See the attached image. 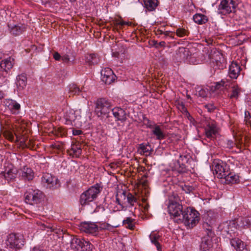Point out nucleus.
<instances>
[{
	"instance_id": "obj_1",
	"label": "nucleus",
	"mask_w": 251,
	"mask_h": 251,
	"mask_svg": "<svg viewBox=\"0 0 251 251\" xmlns=\"http://www.w3.org/2000/svg\"><path fill=\"white\" fill-rule=\"evenodd\" d=\"M198 214L196 210L187 207L183 211L180 217L176 219V222L177 223H184L185 225L193 227L199 221Z\"/></svg>"
},
{
	"instance_id": "obj_2",
	"label": "nucleus",
	"mask_w": 251,
	"mask_h": 251,
	"mask_svg": "<svg viewBox=\"0 0 251 251\" xmlns=\"http://www.w3.org/2000/svg\"><path fill=\"white\" fill-rule=\"evenodd\" d=\"M100 191V187L99 184L91 186L81 194L79 199L80 205L83 207L89 205L96 199Z\"/></svg>"
},
{
	"instance_id": "obj_3",
	"label": "nucleus",
	"mask_w": 251,
	"mask_h": 251,
	"mask_svg": "<svg viewBox=\"0 0 251 251\" xmlns=\"http://www.w3.org/2000/svg\"><path fill=\"white\" fill-rule=\"evenodd\" d=\"M24 198L26 203L34 205L42 202L44 200L45 195L38 189L29 188L25 192Z\"/></svg>"
},
{
	"instance_id": "obj_4",
	"label": "nucleus",
	"mask_w": 251,
	"mask_h": 251,
	"mask_svg": "<svg viewBox=\"0 0 251 251\" xmlns=\"http://www.w3.org/2000/svg\"><path fill=\"white\" fill-rule=\"evenodd\" d=\"M179 200L176 195H173L169 199L168 211L171 216L174 217V221L176 222L177 218L180 217L184 210L182 204L178 202Z\"/></svg>"
},
{
	"instance_id": "obj_5",
	"label": "nucleus",
	"mask_w": 251,
	"mask_h": 251,
	"mask_svg": "<svg viewBox=\"0 0 251 251\" xmlns=\"http://www.w3.org/2000/svg\"><path fill=\"white\" fill-rule=\"evenodd\" d=\"M112 107V103L105 98L99 99L96 102L95 112L98 117L108 114Z\"/></svg>"
},
{
	"instance_id": "obj_6",
	"label": "nucleus",
	"mask_w": 251,
	"mask_h": 251,
	"mask_svg": "<svg viewBox=\"0 0 251 251\" xmlns=\"http://www.w3.org/2000/svg\"><path fill=\"white\" fill-rule=\"evenodd\" d=\"M235 8V2L233 0H222L218 6L217 13L222 15H226L234 12Z\"/></svg>"
},
{
	"instance_id": "obj_7",
	"label": "nucleus",
	"mask_w": 251,
	"mask_h": 251,
	"mask_svg": "<svg viewBox=\"0 0 251 251\" xmlns=\"http://www.w3.org/2000/svg\"><path fill=\"white\" fill-rule=\"evenodd\" d=\"M23 238L16 234L11 233L8 235L6 244L9 248L15 249H21L24 245Z\"/></svg>"
},
{
	"instance_id": "obj_8",
	"label": "nucleus",
	"mask_w": 251,
	"mask_h": 251,
	"mask_svg": "<svg viewBox=\"0 0 251 251\" xmlns=\"http://www.w3.org/2000/svg\"><path fill=\"white\" fill-rule=\"evenodd\" d=\"M213 168L214 169V174L219 178H223L228 171V166L221 160H215L213 162Z\"/></svg>"
},
{
	"instance_id": "obj_9",
	"label": "nucleus",
	"mask_w": 251,
	"mask_h": 251,
	"mask_svg": "<svg viewBox=\"0 0 251 251\" xmlns=\"http://www.w3.org/2000/svg\"><path fill=\"white\" fill-rule=\"evenodd\" d=\"M71 247L73 249L82 251H87L91 250L92 245L89 242L86 241L83 239L74 237L70 243Z\"/></svg>"
},
{
	"instance_id": "obj_10",
	"label": "nucleus",
	"mask_w": 251,
	"mask_h": 251,
	"mask_svg": "<svg viewBox=\"0 0 251 251\" xmlns=\"http://www.w3.org/2000/svg\"><path fill=\"white\" fill-rule=\"evenodd\" d=\"M79 229L81 231L86 233L95 234L98 232L99 227L94 223L85 222L80 224Z\"/></svg>"
},
{
	"instance_id": "obj_11",
	"label": "nucleus",
	"mask_w": 251,
	"mask_h": 251,
	"mask_svg": "<svg viewBox=\"0 0 251 251\" xmlns=\"http://www.w3.org/2000/svg\"><path fill=\"white\" fill-rule=\"evenodd\" d=\"M101 80L105 84H110L116 77L112 70L109 68H105L101 71Z\"/></svg>"
},
{
	"instance_id": "obj_12",
	"label": "nucleus",
	"mask_w": 251,
	"mask_h": 251,
	"mask_svg": "<svg viewBox=\"0 0 251 251\" xmlns=\"http://www.w3.org/2000/svg\"><path fill=\"white\" fill-rule=\"evenodd\" d=\"M57 179L49 174H45L42 177V182L44 184H46L47 186L49 188L55 189L57 188L59 185L57 183Z\"/></svg>"
},
{
	"instance_id": "obj_13",
	"label": "nucleus",
	"mask_w": 251,
	"mask_h": 251,
	"mask_svg": "<svg viewBox=\"0 0 251 251\" xmlns=\"http://www.w3.org/2000/svg\"><path fill=\"white\" fill-rule=\"evenodd\" d=\"M218 133V128L213 122L209 123L205 127L206 137L210 140H214Z\"/></svg>"
},
{
	"instance_id": "obj_14",
	"label": "nucleus",
	"mask_w": 251,
	"mask_h": 251,
	"mask_svg": "<svg viewBox=\"0 0 251 251\" xmlns=\"http://www.w3.org/2000/svg\"><path fill=\"white\" fill-rule=\"evenodd\" d=\"M6 107L10 111L12 114H18L20 112L21 105L16 101L12 100H7L5 102Z\"/></svg>"
},
{
	"instance_id": "obj_15",
	"label": "nucleus",
	"mask_w": 251,
	"mask_h": 251,
	"mask_svg": "<svg viewBox=\"0 0 251 251\" xmlns=\"http://www.w3.org/2000/svg\"><path fill=\"white\" fill-rule=\"evenodd\" d=\"M20 175L25 180L30 181L34 177V173L30 168L25 166L21 169Z\"/></svg>"
},
{
	"instance_id": "obj_16",
	"label": "nucleus",
	"mask_w": 251,
	"mask_h": 251,
	"mask_svg": "<svg viewBox=\"0 0 251 251\" xmlns=\"http://www.w3.org/2000/svg\"><path fill=\"white\" fill-rule=\"evenodd\" d=\"M127 193L125 191L118 192L116 196V201L120 208L123 210L125 207L127 206L126 204V201L127 198Z\"/></svg>"
},
{
	"instance_id": "obj_17",
	"label": "nucleus",
	"mask_w": 251,
	"mask_h": 251,
	"mask_svg": "<svg viewBox=\"0 0 251 251\" xmlns=\"http://www.w3.org/2000/svg\"><path fill=\"white\" fill-rule=\"evenodd\" d=\"M207 53L208 54V58L213 62L214 61H217L219 60L224 61V57L223 55L216 49H212L210 50H207Z\"/></svg>"
},
{
	"instance_id": "obj_18",
	"label": "nucleus",
	"mask_w": 251,
	"mask_h": 251,
	"mask_svg": "<svg viewBox=\"0 0 251 251\" xmlns=\"http://www.w3.org/2000/svg\"><path fill=\"white\" fill-rule=\"evenodd\" d=\"M13 58L9 57L2 60L0 63V72H7L13 66Z\"/></svg>"
},
{
	"instance_id": "obj_19",
	"label": "nucleus",
	"mask_w": 251,
	"mask_h": 251,
	"mask_svg": "<svg viewBox=\"0 0 251 251\" xmlns=\"http://www.w3.org/2000/svg\"><path fill=\"white\" fill-rule=\"evenodd\" d=\"M240 67L235 62H232L229 66L228 75L232 79H236L240 72Z\"/></svg>"
},
{
	"instance_id": "obj_20",
	"label": "nucleus",
	"mask_w": 251,
	"mask_h": 251,
	"mask_svg": "<svg viewBox=\"0 0 251 251\" xmlns=\"http://www.w3.org/2000/svg\"><path fill=\"white\" fill-rule=\"evenodd\" d=\"M114 117L118 121H125L126 120V114L125 110L120 107H115L111 109Z\"/></svg>"
},
{
	"instance_id": "obj_21",
	"label": "nucleus",
	"mask_w": 251,
	"mask_h": 251,
	"mask_svg": "<svg viewBox=\"0 0 251 251\" xmlns=\"http://www.w3.org/2000/svg\"><path fill=\"white\" fill-rule=\"evenodd\" d=\"M230 244L237 251H247L244 243L239 238L231 239Z\"/></svg>"
},
{
	"instance_id": "obj_22",
	"label": "nucleus",
	"mask_w": 251,
	"mask_h": 251,
	"mask_svg": "<svg viewBox=\"0 0 251 251\" xmlns=\"http://www.w3.org/2000/svg\"><path fill=\"white\" fill-rule=\"evenodd\" d=\"M27 83V78L25 74H22L17 76L16 86L18 90L20 91L25 89Z\"/></svg>"
},
{
	"instance_id": "obj_23",
	"label": "nucleus",
	"mask_w": 251,
	"mask_h": 251,
	"mask_svg": "<svg viewBox=\"0 0 251 251\" xmlns=\"http://www.w3.org/2000/svg\"><path fill=\"white\" fill-rule=\"evenodd\" d=\"M9 32L14 35H19L25 31V26L24 25H8Z\"/></svg>"
},
{
	"instance_id": "obj_24",
	"label": "nucleus",
	"mask_w": 251,
	"mask_h": 251,
	"mask_svg": "<svg viewBox=\"0 0 251 251\" xmlns=\"http://www.w3.org/2000/svg\"><path fill=\"white\" fill-rule=\"evenodd\" d=\"M225 176H224L223 178L225 179V182L226 183L234 184L238 183L239 181V176L233 173H229L228 171Z\"/></svg>"
},
{
	"instance_id": "obj_25",
	"label": "nucleus",
	"mask_w": 251,
	"mask_h": 251,
	"mask_svg": "<svg viewBox=\"0 0 251 251\" xmlns=\"http://www.w3.org/2000/svg\"><path fill=\"white\" fill-rule=\"evenodd\" d=\"M211 238L204 237L200 245L201 251H209L212 247Z\"/></svg>"
},
{
	"instance_id": "obj_26",
	"label": "nucleus",
	"mask_w": 251,
	"mask_h": 251,
	"mask_svg": "<svg viewBox=\"0 0 251 251\" xmlns=\"http://www.w3.org/2000/svg\"><path fill=\"white\" fill-rule=\"evenodd\" d=\"M237 226L240 227H248L251 226V216L241 217L237 220Z\"/></svg>"
},
{
	"instance_id": "obj_27",
	"label": "nucleus",
	"mask_w": 251,
	"mask_h": 251,
	"mask_svg": "<svg viewBox=\"0 0 251 251\" xmlns=\"http://www.w3.org/2000/svg\"><path fill=\"white\" fill-rule=\"evenodd\" d=\"M2 176L8 181H12L16 177L17 171L15 169H9L2 173Z\"/></svg>"
},
{
	"instance_id": "obj_28",
	"label": "nucleus",
	"mask_w": 251,
	"mask_h": 251,
	"mask_svg": "<svg viewBox=\"0 0 251 251\" xmlns=\"http://www.w3.org/2000/svg\"><path fill=\"white\" fill-rule=\"evenodd\" d=\"M66 120L65 124L68 125H73V123L76 119V116L74 111L69 110L67 111L64 115Z\"/></svg>"
},
{
	"instance_id": "obj_29",
	"label": "nucleus",
	"mask_w": 251,
	"mask_h": 251,
	"mask_svg": "<svg viewBox=\"0 0 251 251\" xmlns=\"http://www.w3.org/2000/svg\"><path fill=\"white\" fill-rule=\"evenodd\" d=\"M241 88L238 86H233L230 93L228 95V98L231 100H237L241 95Z\"/></svg>"
},
{
	"instance_id": "obj_30",
	"label": "nucleus",
	"mask_w": 251,
	"mask_h": 251,
	"mask_svg": "<svg viewBox=\"0 0 251 251\" xmlns=\"http://www.w3.org/2000/svg\"><path fill=\"white\" fill-rule=\"evenodd\" d=\"M81 147L75 144H72L71 148L68 150V152L70 155L75 157H79L81 154Z\"/></svg>"
},
{
	"instance_id": "obj_31",
	"label": "nucleus",
	"mask_w": 251,
	"mask_h": 251,
	"mask_svg": "<svg viewBox=\"0 0 251 251\" xmlns=\"http://www.w3.org/2000/svg\"><path fill=\"white\" fill-rule=\"evenodd\" d=\"M85 61L89 65H95L99 63V59L96 54L91 53L86 55Z\"/></svg>"
},
{
	"instance_id": "obj_32",
	"label": "nucleus",
	"mask_w": 251,
	"mask_h": 251,
	"mask_svg": "<svg viewBox=\"0 0 251 251\" xmlns=\"http://www.w3.org/2000/svg\"><path fill=\"white\" fill-rule=\"evenodd\" d=\"M144 2L146 8L150 11L155 10L158 3L157 0H144Z\"/></svg>"
},
{
	"instance_id": "obj_33",
	"label": "nucleus",
	"mask_w": 251,
	"mask_h": 251,
	"mask_svg": "<svg viewBox=\"0 0 251 251\" xmlns=\"http://www.w3.org/2000/svg\"><path fill=\"white\" fill-rule=\"evenodd\" d=\"M150 238L151 243L154 244L159 251H161V246L159 243L160 236L157 233L152 232L150 235Z\"/></svg>"
},
{
	"instance_id": "obj_34",
	"label": "nucleus",
	"mask_w": 251,
	"mask_h": 251,
	"mask_svg": "<svg viewBox=\"0 0 251 251\" xmlns=\"http://www.w3.org/2000/svg\"><path fill=\"white\" fill-rule=\"evenodd\" d=\"M176 53L179 56L180 59L185 60L189 55V49L186 48L180 47L177 50Z\"/></svg>"
},
{
	"instance_id": "obj_35",
	"label": "nucleus",
	"mask_w": 251,
	"mask_h": 251,
	"mask_svg": "<svg viewBox=\"0 0 251 251\" xmlns=\"http://www.w3.org/2000/svg\"><path fill=\"white\" fill-rule=\"evenodd\" d=\"M194 21L199 25H202L206 23L208 19L204 15L201 14H196L193 16Z\"/></svg>"
},
{
	"instance_id": "obj_36",
	"label": "nucleus",
	"mask_w": 251,
	"mask_h": 251,
	"mask_svg": "<svg viewBox=\"0 0 251 251\" xmlns=\"http://www.w3.org/2000/svg\"><path fill=\"white\" fill-rule=\"evenodd\" d=\"M152 132L153 134L156 136L157 140H161L165 138V134L161 130L159 126L154 125Z\"/></svg>"
},
{
	"instance_id": "obj_37",
	"label": "nucleus",
	"mask_w": 251,
	"mask_h": 251,
	"mask_svg": "<svg viewBox=\"0 0 251 251\" xmlns=\"http://www.w3.org/2000/svg\"><path fill=\"white\" fill-rule=\"evenodd\" d=\"M151 151V146L149 144H141L140 145L139 151L141 154H143L146 156L149 155Z\"/></svg>"
},
{
	"instance_id": "obj_38",
	"label": "nucleus",
	"mask_w": 251,
	"mask_h": 251,
	"mask_svg": "<svg viewBox=\"0 0 251 251\" xmlns=\"http://www.w3.org/2000/svg\"><path fill=\"white\" fill-rule=\"evenodd\" d=\"M68 89L69 97H71L72 96L75 95H78V94L80 92L79 88L75 84H70L68 86Z\"/></svg>"
},
{
	"instance_id": "obj_39",
	"label": "nucleus",
	"mask_w": 251,
	"mask_h": 251,
	"mask_svg": "<svg viewBox=\"0 0 251 251\" xmlns=\"http://www.w3.org/2000/svg\"><path fill=\"white\" fill-rule=\"evenodd\" d=\"M174 164V170L179 173H184L186 172L185 165L183 162H181V160H177Z\"/></svg>"
},
{
	"instance_id": "obj_40",
	"label": "nucleus",
	"mask_w": 251,
	"mask_h": 251,
	"mask_svg": "<svg viewBox=\"0 0 251 251\" xmlns=\"http://www.w3.org/2000/svg\"><path fill=\"white\" fill-rule=\"evenodd\" d=\"M202 226L208 237L212 238L213 237L214 233L213 231V227L211 225L207 222H204Z\"/></svg>"
},
{
	"instance_id": "obj_41",
	"label": "nucleus",
	"mask_w": 251,
	"mask_h": 251,
	"mask_svg": "<svg viewBox=\"0 0 251 251\" xmlns=\"http://www.w3.org/2000/svg\"><path fill=\"white\" fill-rule=\"evenodd\" d=\"M133 219L130 217H127L123 222V225H125L126 227L130 229H133L135 227L134 224L133 223Z\"/></svg>"
},
{
	"instance_id": "obj_42",
	"label": "nucleus",
	"mask_w": 251,
	"mask_h": 251,
	"mask_svg": "<svg viewBox=\"0 0 251 251\" xmlns=\"http://www.w3.org/2000/svg\"><path fill=\"white\" fill-rule=\"evenodd\" d=\"M227 80L222 79L221 81L216 82L215 86V90H221L224 88H226L228 86Z\"/></svg>"
},
{
	"instance_id": "obj_43",
	"label": "nucleus",
	"mask_w": 251,
	"mask_h": 251,
	"mask_svg": "<svg viewBox=\"0 0 251 251\" xmlns=\"http://www.w3.org/2000/svg\"><path fill=\"white\" fill-rule=\"evenodd\" d=\"M137 202V199L132 194L129 193L127 194L126 203H127L130 206H133L134 203Z\"/></svg>"
},
{
	"instance_id": "obj_44",
	"label": "nucleus",
	"mask_w": 251,
	"mask_h": 251,
	"mask_svg": "<svg viewBox=\"0 0 251 251\" xmlns=\"http://www.w3.org/2000/svg\"><path fill=\"white\" fill-rule=\"evenodd\" d=\"M176 34L179 37H184L188 36L189 32L182 28H178L176 30Z\"/></svg>"
},
{
	"instance_id": "obj_45",
	"label": "nucleus",
	"mask_w": 251,
	"mask_h": 251,
	"mask_svg": "<svg viewBox=\"0 0 251 251\" xmlns=\"http://www.w3.org/2000/svg\"><path fill=\"white\" fill-rule=\"evenodd\" d=\"M16 142H19V141H20L21 146H23L24 147H26V148H30V142H31L30 140H29L28 142H26V141H25L24 139L21 140L22 138L19 137L16 134Z\"/></svg>"
},
{
	"instance_id": "obj_46",
	"label": "nucleus",
	"mask_w": 251,
	"mask_h": 251,
	"mask_svg": "<svg viewBox=\"0 0 251 251\" xmlns=\"http://www.w3.org/2000/svg\"><path fill=\"white\" fill-rule=\"evenodd\" d=\"M99 229H100V230L106 229L109 231H112L114 228L113 226H112L107 223H103V224H101V226H99Z\"/></svg>"
},
{
	"instance_id": "obj_47",
	"label": "nucleus",
	"mask_w": 251,
	"mask_h": 251,
	"mask_svg": "<svg viewBox=\"0 0 251 251\" xmlns=\"http://www.w3.org/2000/svg\"><path fill=\"white\" fill-rule=\"evenodd\" d=\"M245 119L246 123L247 125L251 126V116L250 113L248 111H245Z\"/></svg>"
},
{
	"instance_id": "obj_48",
	"label": "nucleus",
	"mask_w": 251,
	"mask_h": 251,
	"mask_svg": "<svg viewBox=\"0 0 251 251\" xmlns=\"http://www.w3.org/2000/svg\"><path fill=\"white\" fill-rule=\"evenodd\" d=\"M204 108L209 112H213L215 109L216 106L212 103H208L204 106Z\"/></svg>"
},
{
	"instance_id": "obj_49",
	"label": "nucleus",
	"mask_w": 251,
	"mask_h": 251,
	"mask_svg": "<svg viewBox=\"0 0 251 251\" xmlns=\"http://www.w3.org/2000/svg\"><path fill=\"white\" fill-rule=\"evenodd\" d=\"M214 62L215 63V67L216 69H218L220 70L223 69L224 68V61L219 60L217 61H214Z\"/></svg>"
},
{
	"instance_id": "obj_50",
	"label": "nucleus",
	"mask_w": 251,
	"mask_h": 251,
	"mask_svg": "<svg viewBox=\"0 0 251 251\" xmlns=\"http://www.w3.org/2000/svg\"><path fill=\"white\" fill-rule=\"evenodd\" d=\"M55 0H42V2L46 6H51L55 3Z\"/></svg>"
},
{
	"instance_id": "obj_51",
	"label": "nucleus",
	"mask_w": 251,
	"mask_h": 251,
	"mask_svg": "<svg viewBox=\"0 0 251 251\" xmlns=\"http://www.w3.org/2000/svg\"><path fill=\"white\" fill-rule=\"evenodd\" d=\"M182 189L187 193H189L194 190V188L191 186L184 185V187H182Z\"/></svg>"
},
{
	"instance_id": "obj_52",
	"label": "nucleus",
	"mask_w": 251,
	"mask_h": 251,
	"mask_svg": "<svg viewBox=\"0 0 251 251\" xmlns=\"http://www.w3.org/2000/svg\"><path fill=\"white\" fill-rule=\"evenodd\" d=\"M9 82V80L5 76H0V85H4Z\"/></svg>"
},
{
	"instance_id": "obj_53",
	"label": "nucleus",
	"mask_w": 251,
	"mask_h": 251,
	"mask_svg": "<svg viewBox=\"0 0 251 251\" xmlns=\"http://www.w3.org/2000/svg\"><path fill=\"white\" fill-rule=\"evenodd\" d=\"M144 121L147 125L148 127L152 128H153L154 127V125H153L151 122L150 121L148 118H144Z\"/></svg>"
},
{
	"instance_id": "obj_54",
	"label": "nucleus",
	"mask_w": 251,
	"mask_h": 251,
	"mask_svg": "<svg viewBox=\"0 0 251 251\" xmlns=\"http://www.w3.org/2000/svg\"><path fill=\"white\" fill-rule=\"evenodd\" d=\"M62 61L65 63H69L70 62V58L69 55L65 54L61 57Z\"/></svg>"
},
{
	"instance_id": "obj_55",
	"label": "nucleus",
	"mask_w": 251,
	"mask_h": 251,
	"mask_svg": "<svg viewBox=\"0 0 251 251\" xmlns=\"http://www.w3.org/2000/svg\"><path fill=\"white\" fill-rule=\"evenodd\" d=\"M198 95L201 97L204 98L206 96V93L204 90L201 89L199 91Z\"/></svg>"
},
{
	"instance_id": "obj_56",
	"label": "nucleus",
	"mask_w": 251,
	"mask_h": 251,
	"mask_svg": "<svg viewBox=\"0 0 251 251\" xmlns=\"http://www.w3.org/2000/svg\"><path fill=\"white\" fill-rule=\"evenodd\" d=\"M6 138L9 140L10 141H13L14 139V137L13 134L11 132H8L6 134Z\"/></svg>"
},
{
	"instance_id": "obj_57",
	"label": "nucleus",
	"mask_w": 251,
	"mask_h": 251,
	"mask_svg": "<svg viewBox=\"0 0 251 251\" xmlns=\"http://www.w3.org/2000/svg\"><path fill=\"white\" fill-rule=\"evenodd\" d=\"M61 55L57 52H55L53 54V58L55 60H59L61 58Z\"/></svg>"
},
{
	"instance_id": "obj_58",
	"label": "nucleus",
	"mask_w": 251,
	"mask_h": 251,
	"mask_svg": "<svg viewBox=\"0 0 251 251\" xmlns=\"http://www.w3.org/2000/svg\"><path fill=\"white\" fill-rule=\"evenodd\" d=\"M178 160H181V162H183L184 164L185 162H187V157L185 155H180L179 158Z\"/></svg>"
},
{
	"instance_id": "obj_59",
	"label": "nucleus",
	"mask_w": 251,
	"mask_h": 251,
	"mask_svg": "<svg viewBox=\"0 0 251 251\" xmlns=\"http://www.w3.org/2000/svg\"><path fill=\"white\" fill-rule=\"evenodd\" d=\"M82 133V131L80 130L74 129L73 130V134L74 135H79Z\"/></svg>"
},
{
	"instance_id": "obj_60",
	"label": "nucleus",
	"mask_w": 251,
	"mask_h": 251,
	"mask_svg": "<svg viewBox=\"0 0 251 251\" xmlns=\"http://www.w3.org/2000/svg\"><path fill=\"white\" fill-rule=\"evenodd\" d=\"M163 34L166 37L169 36L172 37V33H171V32L170 31H164Z\"/></svg>"
},
{
	"instance_id": "obj_61",
	"label": "nucleus",
	"mask_w": 251,
	"mask_h": 251,
	"mask_svg": "<svg viewBox=\"0 0 251 251\" xmlns=\"http://www.w3.org/2000/svg\"><path fill=\"white\" fill-rule=\"evenodd\" d=\"M126 24V23L123 21H117L116 22V25H123Z\"/></svg>"
},
{
	"instance_id": "obj_62",
	"label": "nucleus",
	"mask_w": 251,
	"mask_h": 251,
	"mask_svg": "<svg viewBox=\"0 0 251 251\" xmlns=\"http://www.w3.org/2000/svg\"><path fill=\"white\" fill-rule=\"evenodd\" d=\"M163 32H164L163 30L158 29L156 31V34L157 35H162V34H163Z\"/></svg>"
},
{
	"instance_id": "obj_63",
	"label": "nucleus",
	"mask_w": 251,
	"mask_h": 251,
	"mask_svg": "<svg viewBox=\"0 0 251 251\" xmlns=\"http://www.w3.org/2000/svg\"><path fill=\"white\" fill-rule=\"evenodd\" d=\"M32 251H45V250H44L43 249H42L40 248H38V247H34L33 249H32Z\"/></svg>"
},
{
	"instance_id": "obj_64",
	"label": "nucleus",
	"mask_w": 251,
	"mask_h": 251,
	"mask_svg": "<svg viewBox=\"0 0 251 251\" xmlns=\"http://www.w3.org/2000/svg\"><path fill=\"white\" fill-rule=\"evenodd\" d=\"M227 145L230 148H231L233 147L234 143L232 141H229L228 142Z\"/></svg>"
}]
</instances>
